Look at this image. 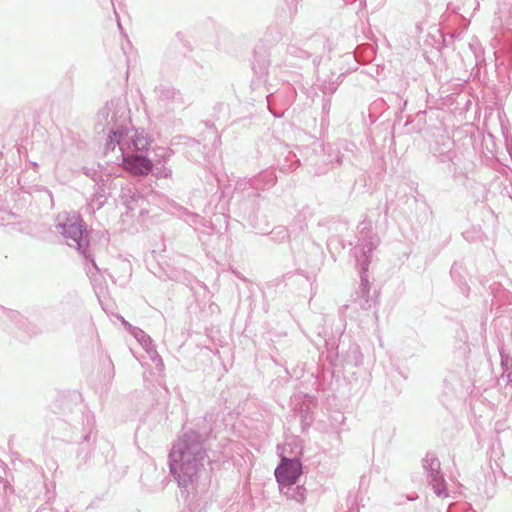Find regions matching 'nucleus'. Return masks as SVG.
Returning <instances> with one entry per match:
<instances>
[{"instance_id":"f257e3e1","label":"nucleus","mask_w":512,"mask_h":512,"mask_svg":"<svg viewBox=\"0 0 512 512\" xmlns=\"http://www.w3.org/2000/svg\"><path fill=\"white\" fill-rule=\"evenodd\" d=\"M302 473L301 464L283 457L280 465L275 470V476L280 485L291 486L296 483Z\"/></svg>"},{"instance_id":"f03ea898","label":"nucleus","mask_w":512,"mask_h":512,"mask_svg":"<svg viewBox=\"0 0 512 512\" xmlns=\"http://www.w3.org/2000/svg\"><path fill=\"white\" fill-rule=\"evenodd\" d=\"M123 168L134 176H146L153 169L152 161L140 154H128L123 157Z\"/></svg>"},{"instance_id":"7ed1b4c3","label":"nucleus","mask_w":512,"mask_h":512,"mask_svg":"<svg viewBox=\"0 0 512 512\" xmlns=\"http://www.w3.org/2000/svg\"><path fill=\"white\" fill-rule=\"evenodd\" d=\"M150 139L143 131H136L132 138L133 147L137 151H144L150 145Z\"/></svg>"}]
</instances>
